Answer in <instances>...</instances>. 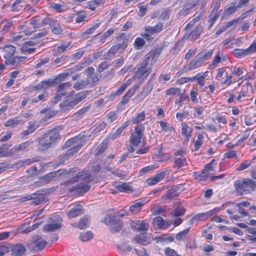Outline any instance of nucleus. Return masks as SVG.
<instances>
[{
  "label": "nucleus",
  "instance_id": "f257e3e1",
  "mask_svg": "<svg viewBox=\"0 0 256 256\" xmlns=\"http://www.w3.org/2000/svg\"><path fill=\"white\" fill-rule=\"evenodd\" d=\"M91 174L88 172H78L76 176L68 179V180L64 182L63 184L65 186L70 185L75 182L82 180L80 184H76V186H72L70 190V192L76 190L80 194H84L90 189V186L88 185L90 180Z\"/></svg>",
  "mask_w": 256,
  "mask_h": 256
},
{
  "label": "nucleus",
  "instance_id": "f03ea898",
  "mask_svg": "<svg viewBox=\"0 0 256 256\" xmlns=\"http://www.w3.org/2000/svg\"><path fill=\"white\" fill-rule=\"evenodd\" d=\"M74 93V91L70 92L66 99L60 104L61 110L64 112L72 109L76 104L84 100L88 94L87 90L80 92L76 94L74 97L70 96Z\"/></svg>",
  "mask_w": 256,
  "mask_h": 256
},
{
  "label": "nucleus",
  "instance_id": "7ed1b4c3",
  "mask_svg": "<svg viewBox=\"0 0 256 256\" xmlns=\"http://www.w3.org/2000/svg\"><path fill=\"white\" fill-rule=\"evenodd\" d=\"M60 136V134L56 129L48 130L40 138L38 148L44 150L48 149L56 142Z\"/></svg>",
  "mask_w": 256,
  "mask_h": 256
},
{
  "label": "nucleus",
  "instance_id": "20e7f679",
  "mask_svg": "<svg viewBox=\"0 0 256 256\" xmlns=\"http://www.w3.org/2000/svg\"><path fill=\"white\" fill-rule=\"evenodd\" d=\"M234 186L236 192L240 194H246L254 191L256 188V182L249 178H243L236 180Z\"/></svg>",
  "mask_w": 256,
  "mask_h": 256
},
{
  "label": "nucleus",
  "instance_id": "39448f33",
  "mask_svg": "<svg viewBox=\"0 0 256 256\" xmlns=\"http://www.w3.org/2000/svg\"><path fill=\"white\" fill-rule=\"evenodd\" d=\"M153 58L152 54H146L144 59L136 66V70L134 74V76L140 79L146 78L151 72V68H147L150 59Z\"/></svg>",
  "mask_w": 256,
  "mask_h": 256
},
{
  "label": "nucleus",
  "instance_id": "423d86ee",
  "mask_svg": "<svg viewBox=\"0 0 256 256\" xmlns=\"http://www.w3.org/2000/svg\"><path fill=\"white\" fill-rule=\"evenodd\" d=\"M144 130V126L142 124L136 126L134 132L131 134L130 138V144L137 146L141 143Z\"/></svg>",
  "mask_w": 256,
  "mask_h": 256
},
{
  "label": "nucleus",
  "instance_id": "0eeeda50",
  "mask_svg": "<svg viewBox=\"0 0 256 256\" xmlns=\"http://www.w3.org/2000/svg\"><path fill=\"white\" fill-rule=\"evenodd\" d=\"M46 244L47 242L42 239V236L36 234L32 236L28 246L32 250L38 252L42 250Z\"/></svg>",
  "mask_w": 256,
  "mask_h": 256
},
{
  "label": "nucleus",
  "instance_id": "6e6552de",
  "mask_svg": "<svg viewBox=\"0 0 256 256\" xmlns=\"http://www.w3.org/2000/svg\"><path fill=\"white\" fill-rule=\"evenodd\" d=\"M65 146L67 148H70L68 154H72L77 152L82 146V140L76 137L72 138L66 142Z\"/></svg>",
  "mask_w": 256,
  "mask_h": 256
},
{
  "label": "nucleus",
  "instance_id": "1a4fd4ad",
  "mask_svg": "<svg viewBox=\"0 0 256 256\" xmlns=\"http://www.w3.org/2000/svg\"><path fill=\"white\" fill-rule=\"evenodd\" d=\"M163 27V24L161 22H158L154 26H146L144 28L145 33L142 36L149 40L154 34L160 32L162 30Z\"/></svg>",
  "mask_w": 256,
  "mask_h": 256
},
{
  "label": "nucleus",
  "instance_id": "9d476101",
  "mask_svg": "<svg viewBox=\"0 0 256 256\" xmlns=\"http://www.w3.org/2000/svg\"><path fill=\"white\" fill-rule=\"evenodd\" d=\"M182 190L183 188L182 186H173L166 191L164 197L166 199H171L178 196Z\"/></svg>",
  "mask_w": 256,
  "mask_h": 256
},
{
  "label": "nucleus",
  "instance_id": "9b49d317",
  "mask_svg": "<svg viewBox=\"0 0 256 256\" xmlns=\"http://www.w3.org/2000/svg\"><path fill=\"white\" fill-rule=\"evenodd\" d=\"M127 42L123 41L120 44H118L112 46L108 52V56H110L114 55L116 53H122L127 47Z\"/></svg>",
  "mask_w": 256,
  "mask_h": 256
},
{
  "label": "nucleus",
  "instance_id": "f8f14e48",
  "mask_svg": "<svg viewBox=\"0 0 256 256\" xmlns=\"http://www.w3.org/2000/svg\"><path fill=\"white\" fill-rule=\"evenodd\" d=\"M16 52V48L12 45L6 46L4 48V57L6 60L5 64H7L8 61H10L14 56Z\"/></svg>",
  "mask_w": 256,
  "mask_h": 256
},
{
  "label": "nucleus",
  "instance_id": "ddd939ff",
  "mask_svg": "<svg viewBox=\"0 0 256 256\" xmlns=\"http://www.w3.org/2000/svg\"><path fill=\"white\" fill-rule=\"evenodd\" d=\"M40 191L36 193L33 194L32 196V204L34 206L38 205L47 200L46 197L42 193H40Z\"/></svg>",
  "mask_w": 256,
  "mask_h": 256
},
{
  "label": "nucleus",
  "instance_id": "4468645a",
  "mask_svg": "<svg viewBox=\"0 0 256 256\" xmlns=\"http://www.w3.org/2000/svg\"><path fill=\"white\" fill-rule=\"evenodd\" d=\"M90 223L89 217L87 216H85L81 218L78 222L73 223L72 225V226L78 228L80 230H84L89 226Z\"/></svg>",
  "mask_w": 256,
  "mask_h": 256
},
{
  "label": "nucleus",
  "instance_id": "2eb2a0df",
  "mask_svg": "<svg viewBox=\"0 0 256 256\" xmlns=\"http://www.w3.org/2000/svg\"><path fill=\"white\" fill-rule=\"evenodd\" d=\"M166 175V170L159 172L153 177L150 178L147 180V182L148 185H154L158 183L160 180L163 179Z\"/></svg>",
  "mask_w": 256,
  "mask_h": 256
},
{
  "label": "nucleus",
  "instance_id": "dca6fc26",
  "mask_svg": "<svg viewBox=\"0 0 256 256\" xmlns=\"http://www.w3.org/2000/svg\"><path fill=\"white\" fill-rule=\"evenodd\" d=\"M204 62L197 55L193 60L185 66L184 68L186 70H190L200 66Z\"/></svg>",
  "mask_w": 256,
  "mask_h": 256
},
{
  "label": "nucleus",
  "instance_id": "f3484780",
  "mask_svg": "<svg viewBox=\"0 0 256 256\" xmlns=\"http://www.w3.org/2000/svg\"><path fill=\"white\" fill-rule=\"evenodd\" d=\"M25 252V246L22 244H17L13 245L12 247V252L13 256H22Z\"/></svg>",
  "mask_w": 256,
  "mask_h": 256
},
{
  "label": "nucleus",
  "instance_id": "a211bd4d",
  "mask_svg": "<svg viewBox=\"0 0 256 256\" xmlns=\"http://www.w3.org/2000/svg\"><path fill=\"white\" fill-rule=\"evenodd\" d=\"M154 226L158 228L166 229L170 224L168 222H164V220L160 216H156L153 220Z\"/></svg>",
  "mask_w": 256,
  "mask_h": 256
},
{
  "label": "nucleus",
  "instance_id": "6ab92c4d",
  "mask_svg": "<svg viewBox=\"0 0 256 256\" xmlns=\"http://www.w3.org/2000/svg\"><path fill=\"white\" fill-rule=\"evenodd\" d=\"M148 201L146 200V198H141L138 200L134 202V204L130 206V212H138L141 208L146 204Z\"/></svg>",
  "mask_w": 256,
  "mask_h": 256
},
{
  "label": "nucleus",
  "instance_id": "aec40b11",
  "mask_svg": "<svg viewBox=\"0 0 256 256\" xmlns=\"http://www.w3.org/2000/svg\"><path fill=\"white\" fill-rule=\"evenodd\" d=\"M82 208V205L80 204L76 205L68 212V217L73 218L83 214Z\"/></svg>",
  "mask_w": 256,
  "mask_h": 256
},
{
  "label": "nucleus",
  "instance_id": "412c9836",
  "mask_svg": "<svg viewBox=\"0 0 256 256\" xmlns=\"http://www.w3.org/2000/svg\"><path fill=\"white\" fill-rule=\"evenodd\" d=\"M54 86L53 82L51 79H48L40 82L36 86H34L33 90H41L42 89H46L50 87Z\"/></svg>",
  "mask_w": 256,
  "mask_h": 256
},
{
  "label": "nucleus",
  "instance_id": "4be33fe9",
  "mask_svg": "<svg viewBox=\"0 0 256 256\" xmlns=\"http://www.w3.org/2000/svg\"><path fill=\"white\" fill-rule=\"evenodd\" d=\"M62 227V224L60 222H54L46 224L44 228V231L46 232H54Z\"/></svg>",
  "mask_w": 256,
  "mask_h": 256
},
{
  "label": "nucleus",
  "instance_id": "5701e85b",
  "mask_svg": "<svg viewBox=\"0 0 256 256\" xmlns=\"http://www.w3.org/2000/svg\"><path fill=\"white\" fill-rule=\"evenodd\" d=\"M152 86L148 82L144 87L142 92L137 96L138 100L139 101L142 100L152 91Z\"/></svg>",
  "mask_w": 256,
  "mask_h": 256
},
{
  "label": "nucleus",
  "instance_id": "b1692460",
  "mask_svg": "<svg viewBox=\"0 0 256 256\" xmlns=\"http://www.w3.org/2000/svg\"><path fill=\"white\" fill-rule=\"evenodd\" d=\"M234 55L237 58H242L248 54L252 53L250 46L246 49H234L233 52Z\"/></svg>",
  "mask_w": 256,
  "mask_h": 256
},
{
  "label": "nucleus",
  "instance_id": "393cba45",
  "mask_svg": "<svg viewBox=\"0 0 256 256\" xmlns=\"http://www.w3.org/2000/svg\"><path fill=\"white\" fill-rule=\"evenodd\" d=\"M70 42H62L60 44L53 49V52L54 55L58 56L64 52L70 45Z\"/></svg>",
  "mask_w": 256,
  "mask_h": 256
},
{
  "label": "nucleus",
  "instance_id": "a878e982",
  "mask_svg": "<svg viewBox=\"0 0 256 256\" xmlns=\"http://www.w3.org/2000/svg\"><path fill=\"white\" fill-rule=\"evenodd\" d=\"M32 144V141H27L14 146L12 150H14V152L28 150Z\"/></svg>",
  "mask_w": 256,
  "mask_h": 256
},
{
  "label": "nucleus",
  "instance_id": "bb28decb",
  "mask_svg": "<svg viewBox=\"0 0 256 256\" xmlns=\"http://www.w3.org/2000/svg\"><path fill=\"white\" fill-rule=\"evenodd\" d=\"M90 108V106H86L82 108L76 112L72 116V119L74 120H78L81 119L84 116Z\"/></svg>",
  "mask_w": 256,
  "mask_h": 256
},
{
  "label": "nucleus",
  "instance_id": "cd10ccee",
  "mask_svg": "<svg viewBox=\"0 0 256 256\" xmlns=\"http://www.w3.org/2000/svg\"><path fill=\"white\" fill-rule=\"evenodd\" d=\"M131 81L130 80H128L125 83L122 84L119 87L118 90L112 93L110 96L112 98H114L116 96L121 95L123 92L126 90V89L130 84Z\"/></svg>",
  "mask_w": 256,
  "mask_h": 256
},
{
  "label": "nucleus",
  "instance_id": "c85d7f7f",
  "mask_svg": "<svg viewBox=\"0 0 256 256\" xmlns=\"http://www.w3.org/2000/svg\"><path fill=\"white\" fill-rule=\"evenodd\" d=\"M116 188L120 192H131L132 190L129 184L122 182L115 186Z\"/></svg>",
  "mask_w": 256,
  "mask_h": 256
},
{
  "label": "nucleus",
  "instance_id": "c756f323",
  "mask_svg": "<svg viewBox=\"0 0 256 256\" xmlns=\"http://www.w3.org/2000/svg\"><path fill=\"white\" fill-rule=\"evenodd\" d=\"M25 2L24 0H16L12 6V11L19 12L24 6Z\"/></svg>",
  "mask_w": 256,
  "mask_h": 256
},
{
  "label": "nucleus",
  "instance_id": "7c9ffc66",
  "mask_svg": "<svg viewBox=\"0 0 256 256\" xmlns=\"http://www.w3.org/2000/svg\"><path fill=\"white\" fill-rule=\"evenodd\" d=\"M237 8L236 2H233L226 6L224 12L226 15H231L235 12Z\"/></svg>",
  "mask_w": 256,
  "mask_h": 256
},
{
  "label": "nucleus",
  "instance_id": "2f4dec72",
  "mask_svg": "<svg viewBox=\"0 0 256 256\" xmlns=\"http://www.w3.org/2000/svg\"><path fill=\"white\" fill-rule=\"evenodd\" d=\"M89 82L88 80H82L76 82L73 85V88L76 90L84 89L88 84Z\"/></svg>",
  "mask_w": 256,
  "mask_h": 256
},
{
  "label": "nucleus",
  "instance_id": "473e14b6",
  "mask_svg": "<svg viewBox=\"0 0 256 256\" xmlns=\"http://www.w3.org/2000/svg\"><path fill=\"white\" fill-rule=\"evenodd\" d=\"M202 28L201 26H197L194 30L190 32L189 34V38L192 40L197 39L200 36L202 32Z\"/></svg>",
  "mask_w": 256,
  "mask_h": 256
},
{
  "label": "nucleus",
  "instance_id": "72a5a7b5",
  "mask_svg": "<svg viewBox=\"0 0 256 256\" xmlns=\"http://www.w3.org/2000/svg\"><path fill=\"white\" fill-rule=\"evenodd\" d=\"M68 77V74L64 72L62 73L59 74L54 79H51V80L53 82L54 86L61 82L64 81Z\"/></svg>",
  "mask_w": 256,
  "mask_h": 256
},
{
  "label": "nucleus",
  "instance_id": "f704fd0d",
  "mask_svg": "<svg viewBox=\"0 0 256 256\" xmlns=\"http://www.w3.org/2000/svg\"><path fill=\"white\" fill-rule=\"evenodd\" d=\"M208 176V174H206L202 170L201 172H196L194 174V178L199 182L205 181Z\"/></svg>",
  "mask_w": 256,
  "mask_h": 256
},
{
  "label": "nucleus",
  "instance_id": "c9c22d12",
  "mask_svg": "<svg viewBox=\"0 0 256 256\" xmlns=\"http://www.w3.org/2000/svg\"><path fill=\"white\" fill-rule=\"evenodd\" d=\"M212 54V50H204L201 52L199 53L198 56L199 58L204 62L208 58H210Z\"/></svg>",
  "mask_w": 256,
  "mask_h": 256
},
{
  "label": "nucleus",
  "instance_id": "e433bc0d",
  "mask_svg": "<svg viewBox=\"0 0 256 256\" xmlns=\"http://www.w3.org/2000/svg\"><path fill=\"white\" fill-rule=\"evenodd\" d=\"M116 220L117 219L116 218V216L107 214L104 218L101 221V222L104 223L106 225L112 226L113 225L114 222H116Z\"/></svg>",
  "mask_w": 256,
  "mask_h": 256
},
{
  "label": "nucleus",
  "instance_id": "4c0bfd02",
  "mask_svg": "<svg viewBox=\"0 0 256 256\" xmlns=\"http://www.w3.org/2000/svg\"><path fill=\"white\" fill-rule=\"evenodd\" d=\"M122 226V222L117 220L116 222L111 226L110 230L112 233L118 232L121 230Z\"/></svg>",
  "mask_w": 256,
  "mask_h": 256
},
{
  "label": "nucleus",
  "instance_id": "58836bf2",
  "mask_svg": "<svg viewBox=\"0 0 256 256\" xmlns=\"http://www.w3.org/2000/svg\"><path fill=\"white\" fill-rule=\"evenodd\" d=\"M100 22L96 24L94 26L88 29L86 31L82 34V36L84 38H87L89 37V35L92 34L94 31L96 30L100 25Z\"/></svg>",
  "mask_w": 256,
  "mask_h": 256
},
{
  "label": "nucleus",
  "instance_id": "ea45409f",
  "mask_svg": "<svg viewBox=\"0 0 256 256\" xmlns=\"http://www.w3.org/2000/svg\"><path fill=\"white\" fill-rule=\"evenodd\" d=\"M52 32L55 34H60L63 32V28L59 24L53 23L50 24Z\"/></svg>",
  "mask_w": 256,
  "mask_h": 256
},
{
  "label": "nucleus",
  "instance_id": "a19ab883",
  "mask_svg": "<svg viewBox=\"0 0 256 256\" xmlns=\"http://www.w3.org/2000/svg\"><path fill=\"white\" fill-rule=\"evenodd\" d=\"M94 237V234L91 231H87L86 232L81 233L80 236V240L82 242H88Z\"/></svg>",
  "mask_w": 256,
  "mask_h": 256
},
{
  "label": "nucleus",
  "instance_id": "79ce46f5",
  "mask_svg": "<svg viewBox=\"0 0 256 256\" xmlns=\"http://www.w3.org/2000/svg\"><path fill=\"white\" fill-rule=\"evenodd\" d=\"M72 86V83L69 82L61 83L56 88V92H63L64 91H66V90L69 89Z\"/></svg>",
  "mask_w": 256,
  "mask_h": 256
},
{
  "label": "nucleus",
  "instance_id": "37998d69",
  "mask_svg": "<svg viewBox=\"0 0 256 256\" xmlns=\"http://www.w3.org/2000/svg\"><path fill=\"white\" fill-rule=\"evenodd\" d=\"M186 212V210L183 206H179L170 212L173 216H184Z\"/></svg>",
  "mask_w": 256,
  "mask_h": 256
},
{
  "label": "nucleus",
  "instance_id": "c03bdc74",
  "mask_svg": "<svg viewBox=\"0 0 256 256\" xmlns=\"http://www.w3.org/2000/svg\"><path fill=\"white\" fill-rule=\"evenodd\" d=\"M60 171V170H58V171L52 172L46 174L42 178V180H44L46 182L48 183L50 182L52 178L56 177L58 176V174Z\"/></svg>",
  "mask_w": 256,
  "mask_h": 256
},
{
  "label": "nucleus",
  "instance_id": "a18cd8bd",
  "mask_svg": "<svg viewBox=\"0 0 256 256\" xmlns=\"http://www.w3.org/2000/svg\"><path fill=\"white\" fill-rule=\"evenodd\" d=\"M22 120H20L19 118V117H15L13 118H10L7 120L4 123V126H11L14 124H20L22 122Z\"/></svg>",
  "mask_w": 256,
  "mask_h": 256
},
{
  "label": "nucleus",
  "instance_id": "49530a36",
  "mask_svg": "<svg viewBox=\"0 0 256 256\" xmlns=\"http://www.w3.org/2000/svg\"><path fill=\"white\" fill-rule=\"evenodd\" d=\"M190 228H188L182 232L177 234L176 236V239L178 240H184L186 239L187 235L189 232Z\"/></svg>",
  "mask_w": 256,
  "mask_h": 256
},
{
  "label": "nucleus",
  "instance_id": "de8ad7c7",
  "mask_svg": "<svg viewBox=\"0 0 256 256\" xmlns=\"http://www.w3.org/2000/svg\"><path fill=\"white\" fill-rule=\"evenodd\" d=\"M142 84V81L138 82L132 88L128 90V91L126 93V95L130 98L132 97L136 94Z\"/></svg>",
  "mask_w": 256,
  "mask_h": 256
},
{
  "label": "nucleus",
  "instance_id": "09e8293b",
  "mask_svg": "<svg viewBox=\"0 0 256 256\" xmlns=\"http://www.w3.org/2000/svg\"><path fill=\"white\" fill-rule=\"evenodd\" d=\"M114 30L112 28H110L106 32H104L103 34L100 37L99 42L102 44L104 43L106 39L110 37L114 32Z\"/></svg>",
  "mask_w": 256,
  "mask_h": 256
},
{
  "label": "nucleus",
  "instance_id": "8fccbe9b",
  "mask_svg": "<svg viewBox=\"0 0 256 256\" xmlns=\"http://www.w3.org/2000/svg\"><path fill=\"white\" fill-rule=\"evenodd\" d=\"M8 148H5L4 146L0 147V158L10 156L14 154V152L8 151Z\"/></svg>",
  "mask_w": 256,
  "mask_h": 256
},
{
  "label": "nucleus",
  "instance_id": "3c124183",
  "mask_svg": "<svg viewBox=\"0 0 256 256\" xmlns=\"http://www.w3.org/2000/svg\"><path fill=\"white\" fill-rule=\"evenodd\" d=\"M148 224L146 220H142L138 225L137 229L140 232H142L143 234L146 232L148 229Z\"/></svg>",
  "mask_w": 256,
  "mask_h": 256
},
{
  "label": "nucleus",
  "instance_id": "603ef678",
  "mask_svg": "<svg viewBox=\"0 0 256 256\" xmlns=\"http://www.w3.org/2000/svg\"><path fill=\"white\" fill-rule=\"evenodd\" d=\"M188 125L186 123L182 124V134L186 137V140L188 141L190 138L191 136L190 132L188 133Z\"/></svg>",
  "mask_w": 256,
  "mask_h": 256
},
{
  "label": "nucleus",
  "instance_id": "864d4df0",
  "mask_svg": "<svg viewBox=\"0 0 256 256\" xmlns=\"http://www.w3.org/2000/svg\"><path fill=\"white\" fill-rule=\"evenodd\" d=\"M104 3V0H94L88 2V6L90 10H94L96 7H98Z\"/></svg>",
  "mask_w": 256,
  "mask_h": 256
},
{
  "label": "nucleus",
  "instance_id": "5fc2aeb1",
  "mask_svg": "<svg viewBox=\"0 0 256 256\" xmlns=\"http://www.w3.org/2000/svg\"><path fill=\"white\" fill-rule=\"evenodd\" d=\"M218 18V14L216 12H212L208 16V22L210 24L208 28L210 29L212 26L214 24L216 20Z\"/></svg>",
  "mask_w": 256,
  "mask_h": 256
},
{
  "label": "nucleus",
  "instance_id": "6e6d98bb",
  "mask_svg": "<svg viewBox=\"0 0 256 256\" xmlns=\"http://www.w3.org/2000/svg\"><path fill=\"white\" fill-rule=\"evenodd\" d=\"M84 67L81 64L74 66V67L67 69L66 70V74H68V76L78 71L82 70Z\"/></svg>",
  "mask_w": 256,
  "mask_h": 256
},
{
  "label": "nucleus",
  "instance_id": "4d7b16f0",
  "mask_svg": "<svg viewBox=\"0 0 256 256\" xmlns=\"http://www.w3.org/2000/svg\"><path fill=\"white\" fill-rule=\"evenodd\" d=\"M26 59V57L24 56H15L10 61L7 62V64L14 65L20 64V62H23Z\"/></svg>",
  "mask_w": 256,
  "mask_h": 256
},
{
  "label": "nucleus",
  "instance_id": "13d9d810",
  "mask_svg": "<svg viewBox=\"0 0 256 256\" xmlns=\"http://www.w3.org/2000/svg\"><path fill=\"white\" fill-rule=\"evenodd\" d=\"M186 162V159L182 157L176 158L174 164V166L180 168L185 165Z\"/></svg>",
  "mask_w": 256,
  "mask_h": 256
},
{
  "label": "nucleus",
  "instance_id": "bf43d9fd",
  "mask_svg": "<svg viewBox=\"0 0 256 256\" xmlns=\"http://www.w3.org/2000/svg\"><path fill=\"white\" fill-rule=\"evenodd\" d=\"M108 146L106 142L101 143L97 148L96 155H100L102 154L106 149Z\"/></svg>",
  "mask_w": 256,
  "mask_h": 256
},
{
  "label": "nucleus",
  "instance_id": "052dcab7",
  "mask_svg": "<svg viewBox=\"0 0 256 256\" xmlns=\"http://www.w3.org/2000/svg\"><path fill=\"white\" fill-rule=\"evenodd\" d=\"M244 70L245 69L244 67L235 66L232 72V74L240 76L243 74Z\"/></svg>",
  "mask_w": 256,
  "mask_h": 256
},
{
  "label": "nucleus",
  "instance_id": "680f3d73",
  "mask_svg": "<svg viewBox=\"0 0 256 256\" xmlns=\"http://www.w3.org/2000/svg\"><path fill=\"white\" fill-rule=\"evenodd\" d=\"M67 94L68 92L66 91H64L63 92H58V93L57 94L54 98L52 102L54 103H57L62 100V97L65 96Z\"/></svg>",
  "mask_w": 256,
  "mask_h": 256
},
{
  "label": "nucleus",
  "instance_id": "e2e57ef3",
  "mask_svg": "<svg viewBox=\"0 0 256 256\" xmlns=\"http://www.w3.org/2000/svg\"><path fill=\"white\" fill-rule=\"evenodd\" d=\"M203 138V135L202 134H198L197 136V140L194 142V150H198L200 146L202 145V140Z\"/></svg>",
  "mask_w": 256,
  "mask_h": 256
},
{
  "label": "nucleus",
  "instance_id": "0e129e2a",
  "mask_svg": "<svg viewBox=\"0 0 256 256\" xmlns=\"http://www.w3.org/2000/svg\"><path fill=\"white\" fill-rule=\"evenodd\" d=\"M170 13L171 10L169 9L165 10L162 11L159 18L162 20H166L169 18Z\"/></svg>",
  "mask_w": 256,
  "mask_h": 256
},
{
  "label": "nucleus",
  "instance_id": "69168bd1",
  "mask_svg": "<svg viewBox=\"0 0 256 256\" xmlns=\"http://www.w3.org/2000/svg\"><path fill=\"white\" fill-rule=\"evenodd\" d=\"M225 76L226 78L224 80H221V84H226L230 86L232 82V76L230 74H228V72H226Z\"/></svg>",
  "mask_w": 256,
  "mask_h": 256
},
{
  "label": "nucleus",
  "instance_id": "338daca9",
  "mask_svg": "<svg viewBox=\"0 0 256 256\" xmlns=\"http://www.w3.org/2000/svg\"><path fill=\"white\" fill-rule=\"evenodd\" d=\"M145 118V114L142 112L137 114L136 118L132 120L134 123L138 124L140 122L144 120Z\"/></svg>",
  "mask_w": 256,
  "mask_h": 256
},
{
  "label": "nucleus",
  "instance_id": "774afa93",
  "mask_svg": "<svg viewBox=\"0 0 256 256\" xmlns=\"http://www.w3.org/2000/svg\"><path fill=\"white\" fill-rule=\"evenodd\" d=\"M39 127V124L36 121H32L28 122V128L32 132H34Z\"/></svg>",
  "mask_w": 256,
  "mask_h": 256
}]
</instances>
